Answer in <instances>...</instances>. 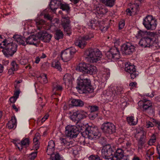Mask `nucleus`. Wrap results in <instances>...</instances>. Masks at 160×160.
<instances>
[{
  "label": "nucleus",
  "instance_id": "nucleus-55",
  "mask_svg": "<svg viewBox=\"0 0 160 160\" xmlns=\"http://www.w3.org/2000/svg\"><path fill=\"white\" fill-rule=\"evenodd\" d=\"M81 120H79L78 121V120L77 121L74 122L76 123L75 126L77 127H78V128H82L84 124L81 122Z\"/></svg>",
  "mask_w": 160,
  "mask_h": 160
},
{
  "label": "nucleus",
  "instance_id": "nucleus-58",
  "mask_svg": "<svg viewBox=\"0 0 160 160\" xmlns=\"http://www.w3.org/2000/svg\"><path fill=\"white\" fill-rule=\"evenodd\" d=\"M70 75L68 74H66L64 76L63 79L65 83L69 82L70 81Z\"/></svg>",
  "mask_w": 160,
  "mask_h": 160
},
{
  "label": "nucleus",
  "instance_id": "nucleus-45",
  "mask_svg": "<svg viewBox=\"0 0 160 160\" xmlns=\"http://www.w3.org/2000/svg\"><path fill=\"white\" fill-rule=\"evenodd\" d=\"M11 65L12 67L11 68L13 69L14 70L17 71L18 68V65L16 61L13 60L11 62Z\"/></svg>",
  "mask_w": 160,
  "mask_h": 160
},
{
  "label": "nucleus",
  "instance_id": "nucleus-40",
  "mask_svg": "<svg viewBox=\"0 0 160 160\" xmlns=\"http://www.w3.org/2000/svg\"><path fill=\"white\" fill-rule=\"evenodd\" d=\"M52 66L54 68L57 69L58 70L61 71H62L60 62L58 61L54 62L52 63Z\"/></svg>",
  "mask_w": 160,
  "mask_h": 160
},
{
  "label": "nucleus",
  "instance_id": "nucleus-43",
  "mask_svg": "<svg viewBox=\"0 0 160 160\" xmlns=\"http://www.w3.org/2000/svg\"><path fill=\"white\" fill-rule=\"evenodd\" d=\"M37 136V134L35 135V137L33 139V143L34 144L35 147V149L36 150H37L39 148V146L38 144V140L40 138L39 137H38V138H37L36 137Z\"/></svg>",
  "mask_w": 160,
  "mask_h": 160
},
{
  "label": "nucleus",
  "instance_id": "nucleus-17",
  "mask_svg": "<svg viewBox=\"0 0 160 160\" xmlns=\"http://www.w3.org/2000/svg\"><path fill=\"white\" fill-rule=\"evenodd\" d=\"M39 39L43 41L44 42H49L52 37L51 34L48 33L46 31L42 30L37 33Z\"/></svg>",
  "mask_w": 160,
  "mask_h": 160
},
{
  "label": "nucleus",
  "instance_id": "nucleus-15",
  "mask_svg": "<svg viewBox=\"0 0 160 160\" xmlns=\"http://www.w3.org/2000/svg\"><path fill=\"white\" fill-rule=\"evenodd\" d=\"M61 25L63 28L64 32L68 36L71 34V28L70 23L71 22L68 17H62L61 19Z\"/></svg>",
  "mask_w": 160,
  "mask_h": 160
},
{
  "label": "nucleus",
  "instance_id": "nucleus-21",
  "mask_svg": "<svg viewBox=\"0 0 160 160\" xmlns=\"http://www.w3.org/2000/svg\"><path fill=\"white\" fill-rule=\"evenodd\" d=\"M38 39H39V38L38 37L37 34L36 35H30L26 39V44L36 46L37 44V41Z\"/></svg>",
  "mask_w": 160,
  "mask_h": 160
},
{
  "label": "nucleus",
  "instance_id": "nucleus-51",
  "mask_svg": "<svg viewBox=\"0 0 160 160\" xmlns=\"http://www.w3.org/2000/svg\"><path fill=\"white\" fill-rule=\"evenodd\" d=\"M38 102L39 103V106H38V109H41L44 106L45 103L42 102V99L41 98H40L38 99Z\"/></svg>",
  "mask_w": 160,
  "mask_h": 160
},
{
  "label": "nucleus",
  "instance_id": "nucleus-13",
  "mask_svg": "<svg viewBox=\"0 0 160 160\" xmlns=\"http://www.w3.org/2000/svg\"><path fill=\"white\" fill-rule=\"evenodd\" d=\"M135 47L130 42H126L121 47V50L123 53L126 55L132 54L135 50Z\"/></svg>",
  "mask_w": 160,
  "mask_h": 160
},
{
  "label": "nucleus",
  "instance_id": "nucleus-4",
  "mask_svg": "<svg viewBox=\"0 0 160 160\" xmlns=\"http://www.w3.org/2000/svg\"><path fill=\"white\" fill-rule=\"evenodd\" d=\"M82 135H86L89 139H92L98 138L101 136V133L97 127L88 126L82 132Z\"/></svg>",
  "mask_w": 160,
  "mask_h": 160
},
{
  "label": "nucleus",
  "instance_id": "nucleus-8",
  "mask_svg": "<svg viewBox=\"0 0 160 160\" xmlns=\"http://www.w3.org/2000/svg\"><path fill=\"white\" fill-rule=\"evenodd\" d=\"M76 52L74 47H71L66 49L61 52V58L64 62H67L70 60Z\"/></svg>",
  "mask_w": 160,
  "mask_h": 160
},
{
  "label": "nucleus",
  "instance_id": "nucleus-12",
  "mask_svg": "<svg viewBox=\"0 0 160 160\" xmlns=\"http://www.w3.org/2000/svg\"><path fill=\"white\" fill-rule=\"evenodd\" d=\"M101 129L103 132L111 134L116 132L115 126L112 123L106 122L101 126Z\"/></svg>",
  "mask_w": 160,
  "mask_h": 160
},
{
  "label": "nucleus",
  "instance_id": "nucleus-47",
  "mask_svg": "<svg viewBox=\"0 0 160 160\" xmlns=\"http://www.w3.org/2000/svg\"><path fill=\"white\" fill-rule=\"evenodd\" d=\"M156 141V138L155 136L153 134L151 138L148 141V144L149 145L152 146L153 145Z\"/></svg>",
  "mask_w": 160,
  "mask_h": 160
},
{
  "label": "nucleus",
  "instance_id": "nucleus-29",
  "mask_svg": "<svg viewBox=\"0 0 160 160\" xmlns=\"http://www.w3.org/2000/svg\"><path fill=\"white\" fill-rule=\"evenodd\" d=\"M127 120L128 123L131 125H136L138 122V118H135L133 116L127 117Z\"/></svg>",
  "mask_w": 160,
  "mask_h": 160
},
{
  "label": "nucleus",
  "instance_id": "nucleus-59",
  "mask_svg": "<svg viewBox=\"0 0 160 160\" xmlns=\"http://www.w3.org/2000/svg\"><path fill=\"white\" fill-rule=\"evenodd\" d=\"M146 34V32L142 31L141 30L139 31L138 32V33L137 34V36L140 37H142L144 36L145 34Z\"/></svg>",
  "mask_w": 160,
  "mask_h": 160
},
{
  "label": "nucleus",
  "instance_id": "nucleus-64",
  "mask_svg": "<svg viewBox=\"0 0 160 160\" xmlns=\"http://www.w3.org/2000/svg\"><path fill=\"white\" fill-rule=\"evenodd\" d=\"M154 154V152L152 150H148L146 151V155H148V156H152Z\"/></svg>",
  "mask_w": 160,
  "mask_h": 160
},
{
  "label": "nucleus",
  "instance_id": "nucleus-38",
  "mask_svg": "<svg viewBox=\"0 0 160 160\" xmlns=\"http://www.w3.org/2000/svg\"><path fill=\"white\" fill-rule=\"evenodd\" d=\"M60 9L62 10H69L70 8L68 4L64 2H61Z\"/></svg>",
  "mask_w": 160,
  "mask_h": 160
},
{
  "label": "nucleus",
  "instance_id": "nucleus-44",
  "mask_svg": "<svg viewBox=\"0 0 160 160\" xmlns=\"http://www.w3.org/2000/svg\"><path fill=\"white\" fill-rule=\"evenodd\" d=\"M87 58H89L90 59V62L92 63L96 62L100 60L101 58H99L98 60L96 59L98 57L94 55L91 56H86Z\"/></svg>",
  "mask_w": 160,
  "mask_h": 160
},
{
  "label": "nucleus",
  "instance_id": "nucleus-22",
  "mask_svg": "<svg viewBox=\"0 0 160 160\" xmlns=\"http://www.w3.org/2000/svg\"><path fill=\"white\" fill-rule=\"evenodd\" d=\"M55 142L53 140H51L49 142L46 152L48 155H52L53 154L55 150Z\"/></svg>",
  "mask_w": 160,
  "mask_h": 160
},
{
  "label": "nucleus",
  "instance_id": "nucleus-30",
  "mask_svg": "<svg viewBox=\"0 0 160 160\" xmlns=\"http://www.w3.org/2000/svg\"><path fill=\"white\" fill-rule=\"evenodd\" d=\"M72 103L73 106L76 107H82L84 105V102L80 99H73Z\"/></svg>",
  "mask_w": 160,
  "mask_h": 160
},
{
  "label": "nucleus",
  "instance_id": "nucleus-49",
  "mask_svg": "<svg viewBox=\"0 0 160 160\" xmlns=\"http://www.w3.org/2000/svg\"><path fill=\"white\" fill-rule=\"evenodd\" d=\"M98 116L97 112H91L88 115V117L91 120H94Z\"/></svg>",
  "mask_w": 160,
  "mask_h": 160
},
{
  "label": "nucleus",
  "instance_id": "nucleus-48",
  "mask_svg": "<svg viewBox=\"0 0 160 160\" xmlns=\"http://www.w3.org/2000/svg\"><path fill=\"white\" fill-rule=\"evenodd\" d=\"M37 152H34L30 154L28 157V160H34L37 156Z\"/></svg>",
  "mask_w": 160,
  "mask_h": 160
},
{
  "label": "nucleus",
  "instance_id": "nucleus-54",
  "mask_svg": "<svg viewBox=\"0 0 160 160\" xmlns=\"http://www.w3.org/2000/svg\"><path fill=\"white\" fill-rule=\"evenodd\" d=\"M89 160H100V159L97 155H92L89 157Z\"/></svg>",
  "mask_w": 160,
  "mask_h": 160
},
{
  "label": "nucleus",
  "instance_id": "nucleus-14",
  "mask_svg": "<svg viewBox=\"0 0 160 160\" xmlns=\"http://www.w3.org/2000/svg\"><path fill=\"white\" fill-rule=\"evenodd\" d=\"M112 149L111 148L110 144H108L104 146L101 150V156L105 159H111V156L112 155Z\"/></svg>",
  "mask_w": 160,
  "mask_h": 160
},
{
  "label": "nucleus",
  "instance_id": "nucleus-50",
  "mask_svg": "<svg viewBox=\"0 0 160 160\" xmlns=\"http://www.w3.org/2000/svg\"><path fill=\"white\" fill-rule=\"evenodd\" d=\"M146 42V41L145 40V37L142 38L140 39L139 42L140 46L144 48L147 47V46Z\"/></svg>",
  "mask_w": 160,
  "mask_h": 160
},
{
  "label": "nucleus",
  "instance_id": "nucleus-27",
  "mask_svg": "<svg viewBox=\"0 0 160 160\" xmlns=\"http://www.w3.org/2000/svg\"><path fill=\"white\" fill-rule=\"evenodd\" d=\"M7 126L10 129L15 128L16 127V119L15 117H12L7 123Z\"/></svg>",
  "mask_w": 160,
  "mask_h": 160
},
{
  "label": "nucleus",
  "instance_id": "nucleus-56",
  "mask_svg": "<svg viewBox=\"0 0 160 160\" xmlns=\"http://www.w3.org/2000/svg\"><path fill=\"white\" fill-rule=\"evenodd\" d=\"M116 94L117 95H120L123 93L122 88L121 87H117L116 88Z\"/></svg>",
  "mask_w": 160,
  "mask_h": 160
},
{
  "label": "nucleus",
  "instance_id": "nucleus-53",
  "mask_svg": "<svg viewBox=\"0 0 160 160\" xmlns=\"http://www.w3.org/2000/svg\"><path fill=\"white\" fill-rule=\"evenodd\" d=\"M90 108L91 112H96L98 110L99 108L96 106H89Z\"/></svg>",
  "mask_w": 160,
  "mask_h": 160
},
{
  "label": "nucleus",
  "instance_id": "nucleus-10",
  "mask_svg": "<svg viewBox=\"0 0 160 160\" xmlns=\"http://www.w3.org/2000/svg\"><path fill=\"white\" fill-rule=\"evenodd\" d=\"M66 136L72 138H76L79 133V129L75 126L68 125L65 128Z\"/></svg>",
  "mask_w": 160,
  "mask_h": 160
},
{
  "label": "nucleus",
  "instance_id": "nucleus-57",
  "mask_svg": "<svg viewBox=\"0 0 160 160\" xmlns=\"http://www.w3.org/2000/svg\"><path fill=\"white\" fill-rule=\"evenodd\" d=\"M125 21L124 20L120 21L119 23V29H121L123 28L125 26Z\"/></svg>",
  "mask_w": 160,
  "mask_h": 160
},
{
  "label": "nucleus",
  "instance_id": "nucleus-5",
  "mask_svg": "<svg viewBox=\"0 0 160 160\" xmlns=\"http://www.w3.org/2000/svg\"><path fill=\"white\" fill-rule=\"evenodd\" d=\"M138 104L142 111L144 113L149 115L153 114L154 111L152 103L151 101L143 99L139 101Z\"/></svg>",
  "mask_w": 160,
  "mask_h": 160
},
{
  "label": "nucleus",
  "instance_id": "nucleus-62",
  "mask_svg": "<svg viewBox=\"0 0 160 160\" xmlns=\"http://www.w3.org/2000/svg\"><path fill=\"white\" fill-rule=\"evenodd\" d=\"M152 122L155 124V125L158 127V129H160V121L158 120L153 119Z\"/></svg>",
  "mask_w": 160,
  "mask_h": 160
},
{
  "label": "nucleus",
  "instance_id": "nucleus-61",
  "mask_svg": "<svg viewBox=\"0 0 160 160\" xmlns=\"http://www.w3.org/2000/svg\"><path fill=\"white\" fill-rule=\"evenodd\" d=\"M153 126V124L151 122L148 121L146 122L145 127L147 128H148L150 127H152Z\"/></svg>",
  "mask_w": 160,
  "mask_h": 160
},
{
  "label": "nucleus",
  "instance_id": "nucleus-37",
  "mask_svg": "<svg viewBox=\"0 0 160 160\" xmlns=\"http://www.w3.org/2000/svg\"><path fill=\"white\" fill-rule=\"evenodd\" d=\"M51 160H63V158L58 153H54L51 155Z\"/></svg>",
  "mask_w": 160,
  "mask_h": 160
},
{
  "label": "nucleus",
  "instance_id": "nucleus-33",
  "mask_svg": "<svg viewBox=\"0 0 160 160\" xmlns=\"http://www.w3.org/2000/svg\"><path fill=\"white\" fill-rule=\"evenodd\" d=\"M132 145L131 141L126 139L124 144L122 145V148L124 150L128 149L131 148Z\"/></svg>",
  "mask_w": 160,
  "mask_h": 160
},
{
  "label": "nucleus",
  "instance_id": "nucleus-42",
  "mask_svg": "<svg viewBox=\"0 0 160 160\" xmlns=\"http://www.w3.org/2000/svg\"><path fill=\"white\" fill-rule=\"evenodd\" d=\"M139 3H137L136 4L134 3V4H130L129 5L130 6V8H128L126 10H130L131 9V10H133V9H135L136 10H138L139 9Z\"/></svg>",
  "mask_w": 160,
  "mask_h": 160
},
{
  "label": "nucleus",
  "instance_id": "nucleus-32",
  "mask_svg": "<svg viewBox=\"0 0 160 160\" xmlns=\"http://www.w3.org/2000/svg\"><path fill=\"white\" fill-rule=\"evenodd\" d=\"M21 144H19L20 145V147L18 146L17 147L19 150H22V146H28L29 144V140L28 138H25L21 142Z\"/></svg>",
  "mask_w": 160,
  "mask_h": 160
},
{
  "label": "nucleus",
  "instance_id": "nucleus-3",
  "mask_svg": "<svg viewBox=\"0 0 160 160\" xmlns=\"http://www.w3.org/2000/svg\"><path fill=\"white\" fill-rule=\"evenodd\" d=\"M134 137L137 141L138 149H142L147 141L146 132L142 129H137Z\"/></svg>",
  "mask_w": 160,
  "mask_h": 160
},
{
  "label": "nucleus",
  "instance_id": "nucleus-18",
  "mask_svg": "<svg viewBox=\"0 0 160 160\" xmlns=\"http://www.w3.org/2000/svg\"><path fill=\"white\" fill-rule=\"evenodd\" d=\"M86 56H92L94 55L97 57L98 58L96 59L98 60L99 58H101L102 57V54L101 52L97 49H89L86 51L85 52Z\"/></svg>",
  "mask_w": 160,
  "mask_h": 160
},
{
  "label": "nucleus",
  "instance_id": "nucleus-25",
  "mask_svg": "<svg viewBox=\"0 0 160 160\" xmlns=\"http://www.w3.org/2000/svg\"><path fill=\"white\" fill-rule=\"evenodd\" d=\"M88 64L84 62H81L78 64L76 68L77 71H79L83 73H86Z\"/></svg>",
  "mask_w": 160,
  "mask_h": 160
},
{
  "label": "nucleus",
  "instance_id": "nucleus-1",
  "mask_svg": "<svg viewBox=\"0 0 160 160\" xmlns=\"http://www.w3.org/2000/svg\"><path fill=\"white\" fill-rule=\"evenodd\" d=\"M77 86L76 88L80 93H91L93 92L94 89L91 85L90 80L84 78L82 75L78 78Z\"/></svg>",
  "mask_w": 160,
  "mask_h": 160
},
{
  "label": "nucleus",
  "instance_id": "nucleus-39",
  "mask_svg": "<svg viewBox=\"0 0 160 160\" xmlns=\"http://www.w3.org/2000/svg\"><path fill=\"white\" fill-rule=\"evenodd\" d=\"M107 12L106 11H96L94 13L96 17L99 18L102 17Z\"/></svg>",
  "mask_w": 160,
  "mask_h": 160
},
{
  "label": "nucleus",
  "instance_id": "nucleus-9",
  "mask_svg": "<svg viewBox=\"0 0 160 160\" xmlns=\"http://www.w3.org/2000/svg\"><path fill=\"white\" fill-rule=\"evenodd\" d=\"M71 114L69 116V118L72 122L78 121L85 118L87 117V113L83 110H78L75 111Z\"/></svg>",
  "mask_w": 160,
  "mask_h": 160
},
{
  "label": "nucleus",
  "instance_id": "nucleus-60",
  "mask_svg": "<svg viewBox=\"0 0 160 160\" xmlns=\"http://www.w3.org/2000/svg\"><path fill=\"white\" fill-rule=\"evenodd\" d=\"M126 140V139H124L123 138H119L117 141V142H118V144H120L122 146V145L124 144V141H125Z\"/></svg>",
  "mask_w": 160,
  "mask_h": 160
},
{
  "label": "nucleus",
  "instance_id": "nucleus-26",
  "mask_svg": "<svg viewBox=\"0 0 160 160\" xmlns=\"http://www.w3.org/2000/svg\"><path fill=\"white\" fill-rule=\"evenodd\" d=\"M97 68L96 67L90 64H88L86 73L90 74H95L96 72Z\"/></svg>",
  "mask_w": 160,
  "mask_h": 160
},
{
  "label": "nucleus",
  "instance_id": "nucleus-52",
  "mask_svg": "<svg viewBox=\"0 0 160 160\" xmlns=\"http://www.w3.org/2000/svg\"><path fill=\"white\" fill-rule=\"evenodd\" d=\"M147 47H149L150 46V44L151 42H152V39L151 38L148 37H145Z\"/></svg>",
  "mask_w": 160,
  "mask_h": 160
},
{
  "label": "nucleus",
  "instance_id": "nucleus-19",
  "mask_svg": "<svg viewBox=\"0 0 160 160\" xmlns=\"http://www.w3.org/2000/svg\"><path fill=\"white\" fill-rule=\"evenodd\" d=\"M116 94V91L115 89L114 88H111L106 91L104 96L107 100H112L115 96Z\"/></svg>",
  "mask_w": 160,
  "mask_h": 160
},
{
  "label": "nucleus",
  "instance_id": "nucleus-63",
  "mask_svg": "<svg viewBox=\"0 0 160 160\" xmlns=\"http://www.w3.org/2000/svg\"><path fill=\"white\" fill-rule=\"evenodd\" d=\"M66 138H61L60 140L61 141V142L62 144H63V145L65 144H67L68 143V142L66 140Z\"/></svg>",
  "mask_w": 160,
  "mask_h": 160
},
{
  "label": "nucleus",
  "instance_id": "nucleus-46",
  "mask_svg": "<svg viewBox=\"0 0 160 160\" xmlns=\"http://www.w3.org/2000/svg\"><path fill=\"white\" fill-rule=\"evenodd\" d=\"M106 54L107 58L111 61H115L117 60L114 58V56L112 55L110 51L108 52Z\"/></svg>",
  "mask_w": 160,
  "mask_h": 160
},
{
  "label": "nucleus",
  "instance_id": "nucleus-20",
  "mask_svg": "<svg viewBox=\"0 0 160 160\" xmlns=\"http://www.w3.org/2000/svg\"><path fill=\"white\" fill-rule=\"evenodd\" d=\"M124 150L120 148H118L111 160H121L124 156Z\"/></svg>",
  "mask_w": 160,
  "mask_h": 160
},
{
  "label": "nucleus",
  "instance_id": "nucleus-16",
  "mask_svg": "<svg viewBox=\"0 0 160 160\" xmlns=\"http://www.w3.org/2000/svg\"><path fill=\"white\" fill-rule=\"evenodd\" d=\"M125 70L130 74L132 79L135 78L138 75V72L136 71L135 66L131 65L129 62H127L125 64Z\"/></svg>",
  "mask_w": 160,
  "mask_h": 160
},
{
  "label": "nucleus",
  "instance_id": "nucleus-2",
  "mask_svg": "<svg viewBox=\"0 0 160 160\" xmlns=\"http://www.w3.org/2000/svg\"><path fill=\"white\" fill-rule=\"evenodd\" d=\"M0 48L2 49V52L6 57L12 56L17 50L18 46L17 44L9 42L5 39L0 43Z\"/></svg>",
  "mask_w": 160,
  "mask_h": 160
},
{
  "label": "nucleus",
  "instance_id": "nucleus-36",
  "mask_svg": "<svg viewBox=\"0 0 160 160\" xmlns=\"http://www.w3.org/2000/svg\"><path fill=\"white\" fill-rule=\"evenodd\" d=\"M38 79L42 83L45 84L48 82L47 75L45 74H42L41 76L38 78Z\"/></svg>",
  "mask_w": 160,
  "mask_h": 160
},
{
  "label": "nucleus",
  "instance_id": "nucleus-7",
  "mask_svg": "<svg viewBox=\"0 0 160 160\" xmlns=\"http://www.w3.org/2000/svg\"><path fill=\"white\" fill-rule=\"evenodd\" d=\"M143 24L147 30H153L156 28L157 21L152 16L149 15L147 16L143 19Z\"/></svg>",
  "mask_w": 160,
  "mask_h": 160
},
{
  "label": "nucleus",
  "instance_id": "nucleus-11",
  "mask_svg": "<svg viewBox=\"0 0 160 160\" xmlns=\"http://www.w3.org/2000/svg\"><path fill=\"white\" fill-rule=\"evenodd\" d=\"M93 34H90L82 37H79L78 39L75 42V45L81 48H83L86 45V41L93 38Z\"/></svg>",
  "mask_w": 160,
  "mask_h": 160
},
{
  "label": "nucleus",
  "instance_id": "nucleus-31",
  "mask_svg": "<svg viewBox=\"0 0 160 160\" xmlns=\"http://www.w3.org/2000/svg\"><path fill=\"white\" fill-rule=\"evenodd\" d=\"M63 34L62 32L60 29H57L56 30L55 32L54 38L57 40L63 38Z\"/></svg>",
  "mask_w": 160,
  "mask_h": 160
},
{
  "label": "nucleus",
  "instance_id": "nucleus-6",
  "mask_svg": "<svg viewBox=\"0 0 160 160\" xmlns=\"http://www.w3.org/2000/svg\"><path fill=\"white\" fill-rule=\"evenodd\" d=\"M89 27L92 29L100 30L102 32H104L108 30L109 26L108 25V26L105 25V22L103 20L99 21L98 20L94 19L90 21Z\"/></svg>",
  "mask_w": 160,
  "mask_h": 160
},
{
  "label": "nucleus",
  "instance_id": "nucleus-23",
  "mask_svg": "<svg viewBox=\"0 0 160 160\" xmlns=\"http://www.w3.org/2000/svg\"><path fill=\"white\" fill-rule=\"evenodd\" d=\"M61 0H52L49 4L51 10H55L60 8Z\"/></svg>",
  "mask_w": 160,
  "mask_h": 160
},
{
  "label": "nucleus",
  "instance_id": "nucleus-35",
  "mask_svg": "<svg viewBox=\"0 0 160 160\" xmlns=\"http://www.w3.org/2000/svg\"><path fill=\"white\" fill-rule=\"evenodd\" d=\"M53 90V91H61L62 90V86L59 85L57 82H54L52 84Z\"/></svg>",
  "mask_w": 160,
  "mask_h": 160
},
{
  "label": "nucleus",
  "instance_id": "nucleus-28",
  "mask_svg": "<svg viewBox=\"0 0 160 160\" xmlns=\"http://www.w3.org/2000/svg\"><path fill=\"white\" fill-rule=\"evenodd\" d=\"M110 51L112 55L114 56L115 59L118 60L119 58L120 54L118 48L115 47H113L110 49Z\"/></svg>",
  "mask_w": 160,
  "mask_h": 160
},
{
  "label": "nucleus",
  "instance_id": "nucleus-34",
  "mask_svg": "<svg viewBox=\"0 0 160 160\" xmlns=\"http://www.w3.org/2000/svg\"><path fill=\"white\" fill-rule=\"evenodd\" d=\"M102 2L106 6L110 7H112L114 4V0H101Z\"/></svg>",
  "mask_w": 160,
  "mask_h": 160
},
{
  "label": "nucleus",
  "instance_id": "nucleus-41",
  "mask_svg": "<svg viewBox=\"0 0 160 160\" xmlns=\"http://www.w3.org/2000/svg\"><path fill=\"white\" fill-rule=\"evenodd\" d=\"M83 137H86V138H84L83 137H82V138H81V139H82V141H80V142L81 143L83 144L84 145H87L88 146V144H90V142H88V141L89 140V138L87 137V136L86 135L84 136V135L83 136Z\"/></svg>",
  "mask_w": 160,
  "mask_h": 160
},
{
  "label": "nucleus",
  "instance_id": "nucleus-24",
  "mask_svg": "<svg viewBox=\"0 0 160 160\" xmlns=\"http://www.w3.org/2000/svg\"><path fill=\"white\" fill-rule=\"evenodd\" d=\"M13 38H14L15 41L20 45H22L23 46H25L26 44V39L25 37L18 35H14Z\"/></svg>",
  "mask_w": 160,
  "mask_h": 160
}]
</instances>
